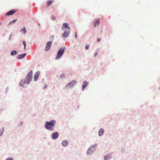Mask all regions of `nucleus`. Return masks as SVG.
<instances>
[{"mask_svg":"<svg viewBox=\"0 0 160 160\" xmlns=\"http://www.w3.org/2000/svg\"><path fill=\"white\" fill-rule=\"evenodd\" d=\"M32 71L28 73L24 81H20L19 83V85L21 86H23V84L24 83L29 84L32 80Z\"/></svg>","mask_w":160,"mask_h":160,"instance_id":"f257e3e1","label":"nucleus"},{"mask_svg":"<svg viewBox=\"0 0 160 160\" xmlns=\"http://www.w3.org/2000/svg\"><path fill=\"white\" fill-rule=\"evenodd\" d=\"M62 28L63 30L65 29L64 32L62 34V37L63 38H66L68 37L70 31V28L69 27H68V23H64L63 24Z\"/></svg>","mask_w":160,"mask_h":160,"instance_id":"f03ea898","label":"nucleus"},{"mask_svg":"<svg viewBox=\"0 0 160 160\" xmlns=\"http://www.w3.org/2000/svg\"><path fill=\"white\" fill-rule=\"evenodd\" d=\"M56 122L54 120H51L49 122H46L45 124V128L50 131H53L54 128V127Z\"/></svg>","mask_w":160,"mask_h":160,"instance_id":"7ed1b4c3","label":"nucleus"},{"mask_svg":"<svg viewBox=\"0 0 160 160\" xmlns=\"http://www.w3.org/2000/svg\"><path fill=\"white\" fill-rule=\"evenodd\" d=\"M65 49L66 48L65 47H62L60 48L58 51L55 57L56 59H58L61 57L65 51Z\"/></svg>","mask_w":160,"mask_h":160,"instance_id":"20e7f679","label":"nucleus"},{"mask_svg":"<svg viewBox=\"0 0 160 160\" xmlns=\"http://www.w3.org/2000/svg\"><path fill=\"white\" fill-rule=\"evenodd\" d=\"M77 82L75 80H72L71 82L68 83L66 86V88H68L69 87L72 88L73 87L74 83H75Z\"/></svg>","mask_w":160,"mask_h":160,"instance_id":"39448f33","label":"nucleus"},{"mask_svg":"<svg viewBox=\"0 0 160 160\" xmlns=\"http://www.w3.org/2000/svg\"><path fill=\"white\" fill-rule=\"evenodd\" d=\"M52 44V42L49 41L47 42L45 47V50L47 51L49 50L51 48Z\"/></svg>","mask_w":160,"mask_h":160,"instance_id":"423d86ee","label":"nucleus"},{"mask_svg":"<svg viewBox=\"0 0 160 160\" xmlns=\"http://www.w3.org/2000/svg\"><path fill=\"white\" fill-rule=\"evenodd\" d=\"M17 11V10L15 9L12 10L6 13V16H9L12 15L14 13H15Z\"/></svg>","mask_w":160,"mask_h":160,"instance_id":"0eeeda50","label":"nucleus"},{"mask_svg":"<svg viewBox=\"0 0 160 160\" xmlns=\"http://www.w3.org/2000/svg\"><path fill=\"white\" fill-rule=\"evenodd\" d=\"M58 137V133L55 132L52 134V138L53 139H56Z\"/></svg>","mask_w":160,"mask_h":160,"instance_id":"6e6552de","label":"nucleus"},{"mask_svg":"<svg viewBox=\"0 0 160 160\" xmlns=\"http://www.w3.org/2000/svg\"><path fill=\"white\" fill-rule=\"evenodd\" d=\"M39 74L40 72H37L35 73L34 77V81H36L37 80Z\"/></svg>","mask_w":160,"mask_h":160,"instance_id":"1a4fd4ad","label":"nucleus"},{"mask_svg":"<svg viewBox=\"0 0 160 160\" xmlns=\"http://www.w3.org/2000/svg\"><path fill=\"white\" fill-rule=\"evenodd\" d=\"M88 82L86 81L84 82L83 83V85L82 86V89L83 91L85 88V87L88 85Z\"/></svg>","mask_w":160,"mask_h":160,"instance_id":"9d476101","label":"nucleus"},{"mask_svg":"<svg viewBox=\"0 0 160 160\" xmlns=\"http://www.w3.org/2000/svg\"><path fill=\"white\" fill-rule=\"evenodd\" d=\"M99 20H100L99 18L97 20H96L94 22V25L95 27H96V26H98V24H99Z\"/></svg>","mask_w":160,"mask_h":160,"instance_id":"9b49d317","label":"nucleus"},{"mask_svg":"<svg viewBox=\"0 0 160 160\" xmlns=\"http://www.w3.org/2000/svg\"><path fill=\"white\" fill-rule=\"evenodd\" d=\"M26 55V53H24L18 56L17 58L19 59H21L23 58Z\"/></svg>","mask_w":160,"mask_h":160,"instance_id":"f8f14e48","label":"nucleus"},{"mask_svg":"<svg viewBox=\"0 0 160 160\" xmlns=\"http://www.w3.org/2000/svg\"><path fill=\"white\" fill-rule=\"evenodd\" d=\"M68 142L67 140H65L62 142V145L64 147H66L67 146Z\"/></svg>","mask_w":160,"mask_h":160,"instance_id":"ddd939ff","label":"nucleus"},{"mask_svg":"<svg viewBox=\"0 0 160 160\" xmlns=\"http://www.w3.org/2000/svg\"><path fill=\"white\" fill-rule=\"evenodd\" d=\"M53 2V1L50 0L47 1V7H48Z\"/></svg>","mask_w":160,"mask_h":160,"instance_id":"4468645a","label":"nucleus"},{"mask_svg":"<svg viewBox=\"0 0 160 160\" xmlns=\"http://www.w3.org/2000/svg\"><path fill=\"white\" fill-rule=\"evenodd\" d=\"M111 155H108L105 156L104 157V160H107L108 159H109L111 158Z\"/></svg>","mask_w":160,"mask_h":160,"instance_id":"2eb2a0df","label":"nucleus"},{"mask_svg":"<svg viewBox=\"0 0 160 160\" xmlns=\"http://www.w3.org/2000/svg\"><path fill=\"white\" fill-rule=\"evenodd\" d=\"M92 147H91L90 148H89L87 151V153L89 154H91L92 152L93 151L92 150Z\"/></svg>","mask_w":160,"mask_h":160,"instance_id":"dca6fc26","label":"nucleus"},{"mask_svg":"<svg viewBox=\"0 0 160 160\" xmlns=\"http://www.w3.org/2000/svg\"><path fill=\"white\" fill-rule=\"evenodd\" d=\"M104 132V130L102 129H100L98 132V134L99 136L101 135Z\"/></svg>","mask_w":160,"mask_h":160,"instance_id":"f3484780","label":"nucleus"},{"mask_svg":"<svg viewBox=\"0 0 160 160\" xmlns=\"http://www.w3.org/2000/svg\"><path fill=\"white\" fill-rule=\"evenodd\" d=\"M20 32L24 34H25L26 30L25 27H24L20 31Z\"/></svg>","mask_w":160,"mask_h":160,"instance_id":"a211bd4d","label":"nucleus"},{"mask_svg":"<svg viewBox=\"0 0 160 160\" xmlns=\"http://www.w3.org/2000/svg\"><path fill=\"white\" fill-rule=\"evenodd\" d=\"M17 54V52L16 51L13 50V51H12L11 52V54L12 56H14V55H16V54Z\"/></svg>","mask_w":160,"mask_h":160,"instance_id":"6ab92c4d","label":"nucleus"},{"mask_svg":"<svg viewBox=\"0 0 160 160\" xmlns=\"http://www.w3.org/2000/svg\"><path fill=\"white\" fill-rule=\"evenodd\" d=\"M16 21V20H14L13 21L11 22L8 24L9 25L12 24V23H14Z\"/></svg>","mask_w":160,"mask_h":160,"instance_id":"aec40b11","label":"nucleus"},{"mask_svg":"<svg viewBox=\"0 0 160 160\" xmlns=\"http://www.w3.org/2000/svg\"><path fill=\"white\" fill-rule=\"evenodd\" d=\"M60 78L61 79H62L65 77V75L64 74H61V75L60 76Z\"/></svg>","mask_w":160,"mask_h":160,"instance_id":"412c9836","label":"nucleus"},{"mask_svg":"<svg viewBox=\"0 0 160 160\" xmlns=\"http://www.w3.org/2000/svg\"><path fill=\"white\" fill-rule=\"evenodd\" d=\"M24 46V49H25L26 48V42L25 41H23L22 42Z\"/></svg>","mask_w":160,"mask_h":160,"instance_id":"4be33fe9","label":"nucleus"},{"mask_svg":"<svg viewBox=\"0 0 160 160\" xmlns=\"http://www.w3.org/2000/svg\"><path fill=\"white\" fill-rule=\"evenodd\" d=\"M98 50L96 51V52L95 53L94 57H96L98 55Z\"/></svg>","mask_w":160,"mask_h":160,"instance_id":"5701e85b","label":"nucleus"},{"mask_svg":"<svg viewBox=\"0 0 160 160\" xmlns=\"http://www.w3.org/2000/svg\"><path fill=\"white\" fill-rule=\"evenodd\" d=\"M89 46L88 44H87L86 45V47H85V48L86 49H88L89 48Z\"/></svg>","mask_w":160,"mask_h":160,"instance_id":"b1692460","label":"nucleus"},{"mask_svg":"<svg viewBox=\"0 0 160 160\" xmlns=\"http://www.w3.org/2000/svg\"><path fill=\"white\" fill-rule=\"evenodd\" d=\"M55 19H56V18L55 17H54L53 16H52V20H55Z\"/></svg>","mask_w":160,"mask_h":160,"instance_id":"393cba45","label":"nucleus"},{"mask_svg":"<svg viewBox=\"0 0 160 160\" xmlns=\"http://www.w3.org/2000/svg\"><path fill=\"white\" fill-rule=\"evenodd\" d=\"M6 160H13V159L12 158H7Z\"/></svg>","mask_w":160,"mask_h":160,"instance_id":"a878e982","label":"nucleus"},{"mask_svg":"<svg viewBox=\"0 0 160 160\" xmlns=\"http://www.w3.org/2000/svg\"><path fill=\"white\" fill-rule=\"evenodd\" d=\"M101 40V38H97V41L98 42H100Z\"/></svg>","mask_w":160,"mask_h":160,"instance_id":"bb28decb","label":"nucleus"},{"mask_svg":"<svg viewBox=\"0 0 160 160\" xmlns=\"http://www.w3.org/2000/svg\"><path fill=\"white\" fill-rule=\"evenodd\" d=\"M75 37L76 38L77 37V35L76 32H75Z\"/></svg>","mask_w":160,"mask_h":160,"instance_id":"cd10ccee","label":"nucleus"},{"mask_svg":"<svg viewBox=\"0 0 160 160\" xmlns=\"http://www.w3.org/2000/svg\"><path fill=\"white\" fill-rule=\"evenodd\" d=\"M47 85L46 84V85H44V88H46L47 87Z\"/></svg>","mask_w":160,"mask_h":160,"instance_id":"c85d7f7f","label":"nucleus"},{"mask_svg":"<svg viewBox=\"0 0 160 160\" xmlns=\"http://www.w3.org/2000/svg\"><path fill=\"white\" fill-rule=\"evenodd\" d=\"M11 36H12V34H11L10 36V38H9V39H10V38L11 37Z\"/></svg>","mask_w":160,"mask_h":160,"instance_id":"c756f323","label":"nucleus"}]
</instances>
